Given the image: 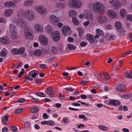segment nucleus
I'll return each mask as SVG.
<instances>
[{
    "label": "nucleus",
    "mask_w": 132,
    "mask_h": 132,
    "mask_svg": "<svg viewBox=\"0 0 132 132\" xmlns=\"http://www.w3.org/2000/svg\"><path fill=\"white\" fill-rule=\"evenodd\" d=\"M93 8L96 12L100 14L103 13L104 11V8L103 5L101 4H100L98 2L94 4Z\"/></svg>",
    "instance_id": "nucleus-1"
},
{
    "label": "nucleus",
    "mask_w": 132,
    "mask_h": 132,
    "mask_svg": "<svg viewBox=\"0 0 132 132\" xmlns=\"http://www.w3.org/2000/svg\"><path fill=\"white\" fill-rule=\"evenodd\" d=\"M9 29L12 34L11 37L14 39H16L18 37L17 30L16 27L13 24L11 23L9 25Z\"/></svg>",
    "instance_id": "nucleus-2"
},
{
    "label": "nucleus",
    "mask_w": 132,
    "mask_h": 132,
    "mask_svg": "<svg viewBox=\"0 0 132 132\" xmlns=\"http://www.w3.org/2000/svg\"><path fill=\"white\" fill-rule=\"evenodd\" d=\"M25 16L28 20L32 21L33 20L35 17L34 13L32 10H27L25 11Z\"/></svg>",
    "instance_id": "nucleus-3"
},
{
    "label": "nucleus",
    "mask_w": 132,
    "mask_h": 132,
    "mask_svg": "<svg viewBox=\"0 0 132 132\" xmlns=\"http://www.w3.org/2000/svg\"><path fill=\"white\" fill-rule=\"evenodd\" d=\"M109 3L112 4V7L115 9L119 10L121 7L120 3L117 0H113L111 1H109Z\"/></svg>",
    "instance_id": "nucleus-4"
},
{
    "label": "nucleus",
    "mask_w": 132,
    "mask_h": 132,
    "mask_svg": "<svg viewBox=\"0 0 132 132\" xmlns=\"http://www.w3.org/2000/svg\"><path fill=\"white\" fill-rule=\"evenodd\" d=\"M24 36L27 40L30 39L32 37V31L31 28L27 27L24 30Z\"/></svg>",
    "instance_id": "nucleus-5"
},
{
    "label": "nucleus",
    "mask_w": 132,
    "mask_h": 132,
    "mask_svg": "<svg viewBox=\"0 0 132 132\" xmlns=\"http://www.w3.org/2000/svg\"><path fill=\"white\" fill-rule=\"evenodd\" d=\"M22 19H19L17 20L16 23H14V24L15 26L17 25L19 26L22 27L23 28L26 27V22Z\"/></svg>",
    "instance_id": "nucleus-6"
},
{
    "label": "nucleus",
    "mask_w": 132,
    "mask_h": 132,
    "mask_svg": "<svg viewBox=\"0 0 132 132\" xmlns=\"http://www.w3.org/2000/svg\"><path fill=\"white\" fill-rule=\"evenodd\" d=\"M60 34L58 31H53L51 35V37L53 40L55 42H57L60 38Z\"/></svg>",
    "instance_id": "nucleus-7"
},
{
    "label": "nucleus",
    "mask_w": 132,
    "mask_h": 132,
    "mask_svg": "<svg viewBox=\"0 0 132 132\" xmlns=\"http://www.w3.org/2000/svg\"><path fill=\"white\" fill-rule=\"evenodd\" d=\"M39 39L40 43L44 45H46L48 44V39L45 36L42 35H39Z\"/></svg>",
    "instance_id": "nucleus-8"
},
{
    "label": "nucleus",
    "mask_w": 132,
    "mask_h": 132,
    "mask_svg": "<svg viewBox=\"0 0 132 132\" xmlns=\"http://www.w3.org/2000/svg\"><path fill=\"white\" fill-rule=\"evenodd\" d=\"M62 32L63 34L65 36L69 35L71 33L70 28L68 26L63 27L62 28Z\"/></svg>",
    "instance_id": "nucleus-9"
},
{
    "label": "nucleus",
    "mask_w": 132,
    "mask_h": 132,
    "mask_svg": "<svg viewBox=\"0 0 132 132\" xmlns=\"http://www.w3.org/2000/svg\"><path fill=\"white\" fill-rule=\"evenodd\" d=\"M86 37L87 40L91 43H96L98 42L97 40L95 38H94L93 35H92L90 34H87L86 35Z\"/></svg>",
    "instance_id": "nucleus-10"
},
{
    "label": "nucleus",
    "mask_w": 132,
    "mask_h": 132,
    "mask_svg": "<svg viewBox=\"0 0 132 132\" xmlns=\"http://www.w3.org/2000/svg\"><path fill=\"white\" fill-rule=\"evenodd\" d=\"M36 10L38 13L43 15L45 13L46 11L45 8L42 6H37L36 8Z\"/></svg>",
    "instance_id": "nucleus-11"
},
{
    "label": "nucleus",
    "mask_w": 132,
    "mask_h": 132,
    "mask_svg": "<svg viewBox=\"0 0 132 132\" xmlns=\"http://www.w3.org/2000/svg\"><path fill=\"white\" fill-rule=\"evenodd\" d=\"M72 7L76 8H79L81 6V1L77 0H72Z\"/></svg>",
    "instance_id": "nucleus-12"
},
{
    "label": "nucleus",
    "mask_w": 132,
    "mask_h": 132,
    "mask_svg": "<svg viewBox=\"0 0 132 132\" xmlns=\"http://www.w3.org/2000/svg\"><path fill=\"white\" fill-rule=\"evenodd\" d=\"M107 20L106 16H100L97 18V22L99 24H102L106 22Z\"/></svg>",
    "instance_id": "nucleus-13"
},
{
    "label": "nucleus",
    "mask_w": 132,
    "mask_h": 132,
    "mask_svg": "<svg viewBox=\"0 0 132 132\" xmlns=\"http://www.w3.org/2000/svg\"><path fill=\"white\" fill-rule=\"evenodd\" d=\"M25 11L23 9L19 10L17 12V15L19 19H23L25 17Z\"/></svg>",
    "instance_id": "nucleus-14"
},
{
    "label": "nucleus",
    "mask_w": 132,
    "mask_h": 132,
    "mask_svg": "<svg viewBox=\"0 0 132 132\" xmlns=\"http://www.w3.org/2000/svg\"><path fill=\"white\" fill-rule=\"evenodd\" d=\"M58 18L53 15H51L49 17V19L52 23L54 24H56L59 20Z\"/></svg>",
    "instance_id": "nucleus-15"
},
{
    "label": "nucleus",
    "mask_w": 132,
    "mask_h": 132,
    "mask_svg": "<svg viewBox=\"0 0 132 132\" xmlns=\"http://www.w3.org/2000/svg\"><path fill=\"white\" fill-rule=\"evenodd\" d=\"M84 15L85 18L87 19H91L92 16V14L90 11L88 10H85L84 12Z\"/></svg>",
    "instance_id": "nucleus-16"
},
{
    "label": "nucleus",
    "mask_w": 132,
    "mask_h": 132,
    "mask_svg": "<svg viewBox=\"0 0 132 132\" xmlns=\"http://www.w3.org/2000/svg\"><path fill=\"white\" fill-rule=\"evenodd\" d=\"M107 14L108 16L112 18H115L117 17V13L112 10H110L108 11Z\"/></svg>",
    "instance_id": "nucleus-17"
},
{
    "label": "nucleus",
    "mask_w": 132,
    "mask_h": 132,
    "mask_svg": "<svg viewBox=\"0 0 132 132\" xmlns=\"http://www.w3.org/2000/svg\"><path fill=\"white\" fill-rule=\"evenodd\" d=\"M116 88L118 91L123 92L126 88V86L125 85L120 84L117 85Z\"/></svg>",
    "instance_id": "nucleus-18"
},
{
    "label": "nucleus",
    "mask_w": 132,
    "mask_h": 132,
    "mask_svg": "<svg viewBox=\"0 0 132 132\" xmlns=\"http://www.w3.org/2000/svg\"><path fill=\"white\" fill-rule=\"evenodd\" d=\"M109 103L111 105L115 106H118L120 105L121 102L117 100H112L109 101Z\"/></svg>",
    "instance_id": "nucleus-19"
},
{
    "label": "nucleus",
    "mask_w": 132,
    "mask_h": 132,
    "mask_svg": "<svg viewBox=\"0 0 132 132\" xmlns=\"http://www.w3.org/2000/svg\"><path fill=\"white\" fill-rule=\"evenodd\" d=\"M100 77L105 81H107L110 78L108 74L106 73H103L101 74L100 75Z\"/></svg>",
    "instance_id": "nucleus-20"
},
{
    "label": "nucleus",
    "mask_w": 132,
    "mask_h": 132,
    "mask_svg": "<svg viewBox=\"0 0 132 132\" xmlns=\"http://www.w3.org/2000/svg\"><path fill=\"white\" fill-rule=\"evenodd\" d=\"M38 75V71L36 70H33L30 71L28 73V75L32 78H35Z\"/></svg>",
    "instance_id": "nucleus-21"
},
{
    "label": "nucleus",
    "mask_w": 132,
    "mask_h": 132,
    "mask_svg": "<svg viewBox=\"0 0 132 132\" xmlns=\"http://www.w3.org/2000/svg\"><path fill=\"white\" fill-rule=\"evenodd\" d=\"M13 10L11 9H8L6 10L4 13V15L6 17L10 16L12 14Z\"/></svg>",
    "instance_id": "nucleus-22"
},
{
    "label": "nucleus",
    "mask_w": 132,
    "mask_h": 132,
    "mask_svg": "<svg viewBox=\"0 0 132 132\" xmlns=\"http://www.w3.org/2000/svg\"><path fill=\"white\" fill-rule=\"evenodd\" d=\"M46 93L50 97H53L54 94L52 91V89L50 87L47 88L45 91Z\"/></svg>",
    "instance_id": "nucleus-23"
},
{
    "label": "nucleus",
    "mask_w": 132,
    "mask_h": 132,
    "mask_svg": "<svg viewBox=\"0 0 132 132\" xmlns=\"http://www.w3.org/2000/svg\"><path fill=\"white\" fill-rule=\"evenodd\" d=\"M35 29L38 32H41L43 31V28L39 24H35L34 26Z\"/></svg>",
    "instance_id": "nucleus-24"
},
{
    "label": "nucleus",
    "mask_w": 132,
    "mask_h": 132,
    "mask_svg": "<svg viewBox=\"0 0 132 132\" xmlns=\"http://www.w3.org/2000/svg\"><path fill=\"white\" fill-rule=\"evenodd\" d=\"M45 30L49 34H51L53 32V28L50 25H48L45 28Z\"/></svg>",
    "instance_id": "nucleus-25"
},
{
    "label": "nucleus",
    "mask_w": 132,
    "mask_h": 132,
    "mask_svg": "<svg viewBox=\"0 0 132 132\" xmlns=\"http://www.w3.org/2000/svg\"><path fill=\"white\" fill-rule=\"evenodd\" d=\"M0 41L2 43L7 44L9 42V38L6 37H4L0 38Z\"/></svg>",
    "instance_id": "nucleus-26"
},
{
    "label": "nucleus",
    "mask_w": 132,
    "mask_h": 132,
    "mask_svg": "<svg viewBox=\"0 0 132 132\" xmlns=\"http://www.w3.org/2000/svg\"><path fill=\"white\" fill-rule=\"evenodd\" d=\"M15 3L9 1L5 2L4 4V6L7 7H10L15 5Z\"/></svg>",
    "instance_id": "nucleus-27"
},
{
    "label": "nucleus",
    "mask_w": 132,
    "mask_h": 132,
    "mask_svg": "<svg viewBox=\"0 0 132 132\" xmlns=\"http://www.w3.org/2000/svg\"><path fill=\"white\" fill-rule=\"evenodd\" d=\"M7 50L5 48L2 49V51L0 52V55L2 57H5L7 56Z\"/></svg>",
    "instance_id": "nucleus-28"
},
{
    "label": "nucleus",
    "mask_w": 132,
    "mask_h": 132,
    "mask_svg": "<svg viewBox=\"0 0 132 132\" xmlns=\"http://www.w3.org/2000/svg\"><path fill=\"white\" fill-rule=\"evenodd\" d=\"M77 13L75 10H71L69 11V16L71 17H73V16H76L77 15Z\"/></svg>",
    "instance_id": "nucleus-29"
},
{
    "label": "nucleus",
    "mask_w": 132,
    "mask_h": 132,
    "mask_svg": "<svg viewBox=\"0 0 132 132\" xmlns=\"http://www.w3.org/2000/svg\"><path fill=\"white\" fill-rule=\"evenodd\" d=\"M8 116L7 115H5L4 117H2V122L4 125L7 122L8 120Z\"/></svg>",
    "instance_id": "nucleus-30"
},
{
    "label": "nucleus",
    "mask_w": 132,
    "mask_h": 132,
    "mask_svg": "<svg viewBox=\"0 0 132 132\" xmlns=\"http://www.w3.org/2000/svg\"><path fill=\"white\" fill-rule=\"evenodd\" d=\"M115 27L117 29H120L122 27V24L119 21L116 22L115 23Z\"/></svg>",
    "instance_id": "nucleus-31"
},
{
    "label": "nucleus",
    "mask_w": 132,
    "mask_h": 132,
    "mask_svg": "<svg viewBox=\"0 0 132 132\" xmlns=\"http://www.w3.org/2000/svg\"><path fill=\"white\" fill-rule=\"evenodd\" d=\"M34 54L36 56H40L42 55L41 51L40 50H36L34 51Z\"/></svg>",
    "instance_id": "nucleus-32"
},
{
    "label": "nucleus",
    "mask_w": 132,
    "mask_h": 132,
    "mask_svg": "<svg viewBox=\"0 0 132 132\" xmlns=\"http://www.w3.org/2000/svg\"><path fill=\"white\" fill-rule=\"evenodd\" d=\"M120 14L121 17L122 18H124L127 14V12L125 10L123 9H121L120 11Z\"/></svg>",
    "instance_id": "nucleus-33"
},
{
    "label": "nucleus",
    "mask_w": 132,
    "mask_h": 132,
    "mask_svg": "<svg viewBox=\"0 0 132 132\" xmlns=\"http://www.w3.org/2000/svg\"><path fill=\"white\" fill-rule=\"evenodd\" d=\"M30 111L32 113H36L38 111L37 108L36 106H34L30 108Z\"/></svg>",
    "instance_id": "nucleus-34"
},
{
    "label": "nucleus",
    "mask_w": 132,
    "mask_h": 132,
    "mask_svg": "<svg viewBox=\"0 0 132 132\" xmlns=\"http://www.w3.org/2000/svg\"><path fill=\"white\" fill-rule=\"evenodd\" d=\"M67 47L69 50H75L76 48V47L75 46L71 44H68Z\"/></svg>",
    "instance_id": "nucleus-35"
},
{
    "label": "nucleus",
    "mask_w": 132,
    "mask_h": 132,
    "mask_svg": "<svg viewBox=\"0 0 132 132\" xmlns=\"http://www.w3.org/2000/svg\"><path fill=\"white\" fill-rule=\"evenodd\" d=\"M19 54H22L24 53L25 50V48L24 47H21L18 49Z\"/></svg>",
    "instance_id": "nucleus-36"
},
{
    "label": "nucleus",
    "mask_w": 132,
    "mask_h": 132,
    "mask_svg": "<svg viewBox=\"0 0 132 132\" xmlns=\"http://www.w3.org/2000/svg\"><path fill=\"white\" fill-rule=\"evenodd\" d=\"M72 21L74 24L76 26H78L79 24V22L77 18L75 17L72 18Z\"/></svg>",
    "instance_id": "nucleus-37"
},
{
    "label": "nucleus",
    "mask_w": 132,
    "mask_h": 132,
    "mask_svg": "<svg viewBox=\"0 0 132 132\" xmlns=\"http://www.w3.org/2000/svg\"><path fill=\"white\" fill-rule=\"evenodd\" d=\"M18 50V49L17 48H13L11 50L12 53L14 55H19Z\"/></svg>",
    "instance_id": "nucleus-38"
},
{
    "label": "nucleus",
    "mask_w": 132,
    "mask_h": 132,
    "mask_svg": "<svg viewBox=\"0 0 132 132\" xmlns=\"http://www.w3.org/2000/svg\"><path fill=\"white\" fill-rule=\"evenodd\" d=\"M36 95L37 96L41 97H45L46 96L45 94L42 92H37L36 93Z\"/></svg>",
    "instance_id": "nucleus-39"
},
{
    "label": "nucleus",
    "mask_w": 132,
    "mask_h": 132,
    "mask_svg": "<svg viewBox=\"0 0 132 132\" xmlns=\"http://www.w3.org/2000/svg\"><path fill=\"white\" fill-rule=\"evenodd\" d=\"M125 76L126 77L131 78H132V72H126L125 73Z\"/></svg>",
    "instance_id": "nucleus-40"
},
{
    "label": "nucleus",
    "mask_w": 132,
    "mask_h": 132,
    "mask_svg": "<svg viewBox=\"0 0 132 132\" xmlns=\"http://www.w3.org/2000/svg\"><path fill=\"white\" fill-rule=\"evenodd\" d=\"M77 30L79 32V36H82L83 32V28L82 27H79L77 28Z\"/></svg>",
    "instance_id": "nucleus-41"
},
{
    "label": "nucleus",
    "mask_w": 132,
    "mask_h": 132,
    "mask_svg": "<svg viewBox=\"0 0 132 132\" xmlns=\"http://www.w3.org/2000/svg\"><path fill=\"white\" fill-rule=\"evenodd\" d=\"M9 128L11 130L13 131V132H16L18 130L17 127L15 126H9Z\"/></svg>",
    "instance_id": "nucleus-42"
},
{
    "label": "nucleus",
    "mask_w": 132,
    "mask_h": 132,
    "mask_svg": "<svg viewBox=\"0 0 132 132\" xmlns=\"http://www.w3.org/2000/svg\"><path fill=\"white\" fill-rule=\"evenodd\" d=\"M96 33L97 34H98L101 36H103L104 35V34L103 31L99 29H96Z\"/></svg>",
    "instance_id": "nucleus-43"
},
{
    "label": "nucleus",
    "mask_w": 132,
    "mask_h": 132,
    "mask_svg": "<svg viewBox=\"0 0 132 132\" xmlns=\"http://www.w3.org/2000/svg\"><path fill=\"white\" fill-rule=\"evenodd\" d=\"M57 50L55 47H53L51 50V52L53 54H56L57 52Z\"/></svg>",
    "instance_id": "nucleus-44"
},
{
    "label": "nucleus",
    "mask_w": 132,
    "mask_h": 132,
    "mask_svg": "<svg viewBox=\"0 0 132 132\" xmlns=\"http://www.w3.org/2000/svg\"><path fill=\"white\" fill-rule=\"evenodd\" d=\"M121 97L122 98L125 99H129L131 98L130 95L128 94L123 95L121 96Z\"/></svg>",
    "instance_id": "nucleus-45"
},
{
    "label": "nucleus",
    "mask_w": 132,
    "mask_h": 132,
    "mask_svg": "<svg viewBox=\"0 0 132 132\" xmlns=\"http://www.w3.org/2000/svg\"><path fill=\"white\" fill-rule=\"evenodd\" d=\"M23 110L22 108H19L16 109L14 112V113L16 114H19Z\"/></svg>",
    "instance_id": "nucleus-46"
},
{
    "label": "nucleus",
    "mask_w": 132,
    "mask_h": 132,
    "mask_svg": "<svg viewBox=\"0 0 132 132\" xmlns=\"http://www.w3.org/2000/svg\"><path fill=\"white\" fill-rule=\"evenodd\" d=\"M98 128L101 130L103 131H106L108 129L107 127L103 126L102 125H100L98 126Z\"/></svg>",
    "instance_id": "nucleus-47"
},
{
    "label": "nucleus",
    "mask_w": 132,
    "mask_h": 132,
    "mask_svg": "<svg viewBox=\"0 0 132 132\" xmlns=\"http://www.w3.org/2000/svg\"><path fill=\"white\" fill-rule=\"evenodd\" d=\"M87 41H82L80 43V46L82 47L87 46Z\"/></svg>",
    "instance_id": "nucleus-48"
},
{
    "label": "nucleus",
    "mask_w": 132,
    "mask_h": 132,
    "mask_svg": "<svg viewBox=\"0 0 132 132\" xmlns=\"http://www.w3.org/2000/svg\"><path fill=\"white\" fill-rule=\"evenodd\" d=\"M7 22V20L3 18H0V23H6Z\"/></svg>",
    "instance_id": "nucleus-49"
},
{
    "label": "nucleus",
    "mask_w": 132,
    "mask_h": 132,
    "mask_svg": "<svg viewBox=\"0 0 132 132\" xmlns=\"http://www.w3.org/2000/svg\"><path fill=\"white\" fill-rule=\"evenodd\" d=\"M25 3L27 5H30L33 3V1H27Z\"/></svg>",
    "instance_id": "nucleus-50"
},
{
    "label": "nucleus",
    "mask_w": 132,
    "mask_h": 132,
    "mask_svg": "<svg viewBox=\"0 0 132 132\" xmlns=\"http://www.w3.org/2000/svg\"><path fill=\"white\" fill-rule=\"evenodd\" d=\"M127 20L130 21H132V15L128 14L127 16Z\"/></svg>",
    "instance_id": "nucleus-51"
},
{
    "label": "nucleus",
    "mask_w": 132,
    "mask_h": 132,
    "mask_svg": "<svg viewBox=\"0 0 132 132\" xmlns=\"http://www.w3.org/2000/svg\"><path fill=\"white\" fill-rule=\"evenodd\" d=\"M47 124L50 126H54L55 125V122L51 120L47 121Z\"/></svg>",
    "instance_id": "nucleus-52"
},
{
    "label": "nucleus",
    "mask_w": 132,
    "mask_h": 132,
    "mask_svg": "<svg viewBox=\"0 0 132 132\" xmlns=\"http://www.w3.org/2000/svg\"><path fill=\"white\" fill-rule=\"evenodd\" d=\"M31 101L35 103H36L39 102V100L37 98H31Z\"/></svg>",
    "instance_id": "nucleus-53"
},
{
    "label": "nucleus",
    "mask_w": 132,
    "mask_h": 132,
    "mask_svg": "<svg viewBox=\"0 0 132 132\" xmlns=\"http://www.w3.org/2000/svg\"><path fill=\"white\" fill-rule=\"evenodd\" d=\"M65 89L68 92H72L75 90V89L72 87H70L69 88H65Z\"/></svg>",
    "instance_id": "nucleus-54"
},
{
    "label": "nucleus",
    "mask_w": 132,
    "mask_h": 132,
    "mask_svg": "<svg viewBox=\"0 0 132 132\" xmlns=\"http://www.w3.org/2000/svg\"><path fill=\"white\" fill-rule=\"evenodd\" d=\"M79 83L81 85H86L88 83V82L87 81H84L82 80L80 81Z\"/></svg>",
    "instance_id": "nucleus-55"
},
{
    "label": "nucleus",
    "mask_w": 132,
    "mask_h": 132,
    "mask_svg": "<svg viewBox=\"0 0 132 132\" xmlns=\"http://www.w3.org/2000/svg\"><path fill=\"white\" fill-rule=\"evenodd\" d=\"M25 99L23 98H20L17 100V102L19 103H23L25 101Z\"/></svg>",
    "instance_id": "nucleus-56"
},
{
    "label": "nucleus",
    "mask_w": 132,
    "mask_h": 132,
    "mask_svg": "<svg viewBox=\"0 0 132 132\" xmlns=\"http://www.w3.org/2000/svg\"><path fill=\"white\" fill-rule=\"evenodd\" d=\"M55 59V58L54 57H51L48 59L47 60V61L48 62L50 63L54 60Z\"/></svg>",
    "instance_id": "nucleus-57"
},
{
    "label": "nucleus",
    "mask_w": 132,
    "mask_h": 132,
    "mask_svg": "<svg viewBox=\"0 0 132 132\" xmlns=\"http://www.w3.org/2000/svg\"><path fill=\"white\" fill-rule=\"evenodd\" d=\"M63 121L64 123H68L69 121L68 118H63Z\"/></svg>",
    "instance_id": "nucleus-58"
},
{
    "label": "nucleus",
    "mask_w": 132,
    "mask_h": 132,
    "mask_svg": "<svg viewBox=\"0 0 132 132\" xmlns=\"http://www.w3.org/2000/svg\"><path fill=\"white\" fill-rule=\"evenodd\" d=\"M67 40L68 42H72L74 41L73 38L72 37H68L67 38Z\"/></svg>",
    "instance_id": "nucleus-59"
},
{
    "label": "nucleus",
    "mask_w": 132,
    "mask_h": 132,
    "mask_svg": "<svg viewBox=\"0 0 132 132\" xmlns=\"http://www.w3.org/2000/svg\"><path fill=\"white\" fill-rule=\"evenodd\" d=\"M57 7H64V4L61 3H57Z\"/></svg>",
    "instance_id": "nucleus-60"
},
{
    "label": "nucleus",
    "mask_w": 132,
    "mask_h": 132,
    "mask_svg": "<svg viewBox=\"0 0 132 132\" xmlns=\"http://www.w3.org/2000/svg\"><path fill=\"white\" fill-rule=\"evenodd\" d=\"M40 67L42 69H45L46 67V65L44 64H40Z\"/></svg>",
    "instance_id": "nucleus-61"
},
{
    "label": "nucleus",
    "mask_w": 132,
    "mask_h": 132,
    "mask_svg": "<svg viewBox=\"0 0 132 132\" xmlns=\"http://www.w3.org/2000/svg\"><path fill=\"white\" fill-rule=\"evenodd\" d=\"M27 80H29L32 81L33 80V79L31 77H26L25 78L24 81H27Z\"/></svg>",
    "instance_id": "nucleus-62"
},
{
    "label": "nucleus",
    "mask_w": 132,
    "mask_h": 132,
    "mask_svg": "<svg viewBox=\"0 0 132 132\" xmlns=\"http://www.w3.org/2000/svg\"><path fill=\"white\" fill-rule=\"evenodd\" d=\"M43 117L44 119H46L48 118V116L47 115L46 113H44L43 115Z\"/></svg>",
    "instance_id": "nucleus-63"
},
{
    "label": "nucleus",
    "mask_w": 132,
    "mask_h": 132,
    "mask_svg": "<svg viewBox=\"0 0 132 132\" xmlns=\"http://www.w3.org/2000/svg\"><path fill=\"white\" fill-rule=\"evenodd\" d=\"M8 128L6 127H4L2 129V130L3 132H7L8 131Z\"/></svg>",
    "instance_id": "nucleus-64"
}]
</instances>
